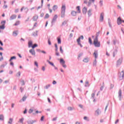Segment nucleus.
<instances>
[{"label":"nucleus","instance_id":"nucleus-1","mask_svg":"<svg viewBox=\"0 0 124 124\" xmlns=\"http://www.w3.org/2000/svg\"><path fill=\"white\" fill-rule=\"evenodd\" d=\"M65 9H66L65 5H62V8H61V17H62V18H64V16H65Z\"/></svg>","mask_w":124,"mask_h":124},{"label":"nucleus","instance_id":"nucleus-2","mask_svg":"<svg viewBox=\"0 0 124 124\" xmlns=\"http://www.w3.org/2000/svg\"><path fill=\"white\" fill-rule=\"evenodd\" d=\"M93 44L95 47H99L100 46V42H98V39L95 38L93 40Z\"/></svg>","mask_w":124,"mask_h":124},{"label":"nucleus","instance_id":"nucleus-3","mask_svg":"<svg viewBox=\"0 0 124 124\" xmlns=\"http://www.w3.org/2000/svg\"><path fill=\"white\" fill-rule=\"evenodd\" d=\"M81 39H82V40H83V39H84V36L83 35L80 36L77 40V41L78 42V45H79L80 46V47H81V48H82V47H83V46L82 45V44H81Z\"/></svg>","mask_w":124,"mask_h":124},{"label":"nucleus","instance_id":"nucleus-4","mask_svg":"<svg viewBox=\"0 0 124 124\" xmlns=\"http://www.w3.org/2000/svg\"><path fill=\"white\" fill-rule=\"evenodd\" d=\"M57 19H58V15H55L51 21V27H53V25H54V23L57 22Z\"/></svg>","mask_w":124,"mask_h":124},{"label":"nucleus","instance_id":"nucleus-5","mask_svg":"<svg viewBox=\"0 0 124 124\" xmlns=\"http://www.w3.org/2000/svg\"><path fill=\"white\" fill-rule=\"evenodd\" d=\"M122 62H123V58H121L117 62V63H116L117 66H119V65H121Z\"/></svg>","mask_w":124,"mask_h":124},{"label":"nucleus","instance_id":"nucleus-6","mask_svg":"<svg viewBox=\"0 0 124 124\" xmlns=\"http://www.w3.org/2000/svg\"><path fill=\"white\" fill-rule=\"evenodd\" d=\"M29 52L30 53V54H31V55H32V56H34V57H35V50H34V49L32 48L30 49L29 50Z\"/></svg>","mask_w":124,"mask_h":124},{"label":"nucleus","instance_id":"nucleus-7","mask_svg":"<svg viewBox=\"0 0 124 124\" xmlns=\"http://www.w3.org/2000/svg\"><path fill=\"white\" fill-rule=\"evenodd\" d=\"M103 20H104V13H102L100 14V22H103Z\"/></svg>","mask_w":124,"mask_h":124},{"label":"nucleus","instance_id":"nucleus-8","mask_svg":"<svg viewBox=\"0 0 124 124\" xmlns=\"http://www.w3.org/2000/svg\"><path fill=\"white\" fill-rule=\"evenodd\" d=\"M101 114V111H100V109H98L95 111V115L97 117L99 116Z\"/></svg>","mask_w":124,"mask_h":124},{"label":"nucleus","instance_id":"nucleus-9","mask_svg":"<svg viewBox=\"0 0 124 124\" xmlns=\"http://www.w3.org/2000/svg\"><path fill=\"white\" fill-rule=\"evenodd\" d=\"M17 18V16L16 15H12L10 17V21H12V20H14Z\"/></svg>","mask_w":124,"mask_h":124},{"label":"nucleus","instance_id":"nucleus-10","mask_svg":"<svg viewBox=\"0 0 124 124\" xmlns=\"http://www.w3.org/2000/svg\"><path fill=\"white\" fill-rule=\"evenodd\" d=\"M93 56L95 58V60H96L98 57V53H97V50H96L94 52Z\"/></svg>","mask_w":124,"mask_h":124},{"label":"nucleus","instance_id":"nucleus-11","mask_svg":"<svg viewBox=\"0 0 124 124\" xmlns=\"http://www.w3.org/2000/svg\"><path fill=\"white\" fill-rule=\"evenodd\" d=\"M118 97L119 98V100H122V90L120 89L118 92Z\"/></svg>","mask_w":124,"mask_h":124},{"label":"nucleus","instance_id":"nucleus-12","mask_svg":"<svg viewBox=\"0 0 124 124\" xmlns=\"http://www.w3.org/2000/svg\"><path fill=\"white\" fill-rule=\"evenodd\" d=\"M38 19V16L35 15L34 16L32 17V20L34 22H36L37 21V19Z\"/></svg>","mask_w":124,"mask_h":124},{"label":"nucleus","instance_id":"nucleus-13","mask_svg":"<svg viewBox=\"0 0 124 124\" xmlns=\"http://www.w3.org/2000/svg\"><path fill=\"white\" fill-rule=\"evenodd\" d=\"M124 71H122L120 74V80H123V79H124Z\"/></svg>","mask_w":124,"mask_h":124},{"label":"nucleus","instance_id":"nucleus-14","mask_svg":"<svg viewBox=\"0 0 124 124\" xmlns=\"http://www.w3.org/2000/svg\"><path fill=\"white\" fill-rule=\"evenodd\" d=\"M36 121L35 120H29L27 121L28 124H33L34 123H36Z\"/></svg>","mask_w":124,"mask_h":124},{"label":"nucleus","instance_id":"nucleus-15","mask_svg":"<svg viewBox=\"0 0 124 124\" xmlns=\"http://www.w3.org/2000/svg\"><path fill=\"white\" fill-rule=\"evenodd\" d=\"M121 24H122V19L119 17L117 19V25H120Z\"/></svg>","mask_w":124,"mask_h":124},{"label":"nucleus","instance_id":"nucleus-16","mask_svg":"<svg viewBox=\"0 0 124 124\" xmlns=\"http://www.w3.org/2000/svg\"><path fill=\"white\" fill-rule=\"evenodd\" d=\"M92 11H93V10L92 9H89L88 11V17H91V16H92Z\"/></svg>","mask_w":124,"mask_h":124},{"label":"nucleus","instance_id":"nucleus-17","mask_svg":"<svg viewBox=\"0 0 124 124\" xmlns=\"http://www.w3.org/2000/svg\"><path fill=\"white\" fill-rule=\"evenodd\" d=\"M32 46V41H30L28 42V47L29 48H31Z\"/></svg>","mask_w":124,"mask_h":124},{"label":"nucleus","instance_id":"nucleus-18","mask_svg":"<svg viewBox=\"0 0 124 124\" xmlns=\"http://www.w3.org/2000/svg\"><path fill=\"white\" fill-rule=\"evenodd\" d=\"M95 92H96V90L94 91L93 93L91 94V99L94 98V96H95Z\"/></svg>","mask_w":124,"mask_h":124},{"label":"nucleus","instance_id":"nucleus-19","mask_svg":"<svg viewBox=\"0 0 124 124\" xmlns=\"http://www.w3.org/2000/svg\"><path fill=\"white\" fill-rule=\"evenodd\" d=\"M89 61H90V59H89V58H86L83 60V62L86 63L89 62Z\"/></svg>","mask_w":124,"mask_h":124},{"label":"nucleus","instance_id":"nucleus-20","mask_svg":"<svg viewBox=\"0 0 124 124\" xmlns=\"http://www.w3.org/2000/svg\"><path fill=\"white\" fill-rule=\"evenodd\" d=\"M87 11V8L86 7H84L82 9V12H83V14H86Z\"/></svg>","mask_w":124,"mask_h":124},{"label":"nucleus","instance_id":"nucleus-21","mask_svg":"<svg viewBox=\"0 0 124 124\" xmlns=\"http://www.w3.org/2000/svg\"><path fill=\"white\" fill-rule=\"evenodd\" d=\"M85 87H90V83L89 82L88 80H86Z\"/></svg>","mask_w":124,"mask_h":124},{"label":"nucleus","instance_id":"nucleus-22","mask_svg":"<svg viewBox=\"0 0 124 124\" xmlns=\"http://www.w3.org/2000/svg\"><path fill=\"white\" fill-rule=\"evenodd\" d=\"M37 32H38V31H36L35 32H33L32 34V35L33 36H37L38 35V34H37Z\"/></svg>","mask_w":124,"mask_h":124},{"label":"nucleus","instance_id":"nucleus-23","mask_svg":"<svg viewBox=\"0 0 124 124\" xmlns=\"http://www.w3.org/2000/svg\"><path fill=\"white\" fill-rule=\"evenodd\" d=\"M52 9H53V11H56V10H57V9H58V5H54L53 6V7H52Z\"/></svg>","mask_w":124,"mask_h":124},{"label":"nucleus","instance_id":"nucleus-24","mask_svg":"<svg viewBox=\"0 0 124 124\" xmlns=\"http://www.w3.org/2000/svg\"><path fill=\"white\" fill-rule=\"evenodd\" d=\"M77 12L73 11L71 12V15H72V16H76V15H77Z\"/></svg>","mask_w":124,"mask_h":124},{"label":"nucleus","instance_id":"nucleus-25","mask_svg":"<svg viewBox=\"0 0 124 124\" xmlns=\"http://www.w3.org/2000/svg\"><path fill=\"white\" fill-rule=\"evenodd\" d=\"M57 42H58V44H62V40L61 39V38H60V37L57 38Z\"/></svg>","mask_w":124,"mask_h":124},{"label":"nucleus","instance_id":"nucleus-26","mask_svg":"<svg viewBox=\"0 0 124 124\" xmlns=\"http://www.w3.org/2000/svg\"><path fill=\"white\" fill-rule=\"evenodd\" d=\"M13 60H16V56H13V57H11L9 62H12Z\"/></svg>","mask_w":124,"mask_h":124},{"label":"nucleus","instance_id":"nucleus-27","mask_svg":"<svg viewBox=\"0 0 124 124\" xmlns=\"http://www.w3.org/2000/svg\"><path fill=\"white\" fill-rule=\"evenodd\" d=\"M4 120V116H3V115L0 114V121H3Z\"/></svg>","mask_w":124,"mask_h":124},{"label":"nucleus","instance_id":"nucleus-28","mask_svg":"<svg viewBox=\"0 0 124 124\" xmlns=\"http://www.w3.org/2000/svg\"><path fill=\"white\" fill-rule=\"evenodd\" d=\"M12 122H13V119L10 118L9 121L8 122V124H12Z\"/></svg>","mask_w":124,"mask_h":124},{"label":"nucleus","instance_id":"nucleus-29","mask_svg":"<svg viewBox=\"0 0 124 124\" xmlns=\"http://www.w3.org/2000/svg\"><path fill=\"white\" fill-rule=\"evenodd\" d=\"M108 24L109 28H110V29H112V24H111V20L110 19H108Z\"/></svg>","mask_w":124,"mask_h":124},{"label":"nucleus","instance_id":"nucleus-30","mask_svg":"<svg viewBox=\"0 0 124 124\" xmlns=\"http://www.w3.org/2000/svg\"><path fill=\"white\" fill-rule=\"evenodd\" d=\"M66 24H67V20H65L62 23V26H65Z\"/></svg>","mask_w":124,"mask_h":124},{"label":"nucleus","instance_id":"nucleus-31","mask_svg":"<svg viewBox=\"0 0 124 124\" xmlns=\"http://www.w3.org/2000/svg\"><path fill=\"white\" fill-rule=\"evenodd\" d=\"M60 62L61 63H62V64H64L65 63V61L62 59H60Z\"/></svg>","mask_w":124,"mask_h":124},{"label":"nucleus","instance_id":"nucleus-32","mask_svg":"<svg viewBox=\"0 0 124 124\" xmlns=\"http://www.w3.org/2000/svg\"><path fill=\"white\" fill-rule=\"evenodd\" d=\"M97 61H96V59H95L94 62H93V66H96V63Z\"/></svg>","mask_w":124,"mask_h":124},{"label":"nucleus","instance_id":"nucleus-33","mask_svg":"<svg viewBox=\"0 0 124 124\" xmlns=\"http://www.w3.org/2000/svg\"><path fill=\"white\" fill-rule=\"evenodd\" d=\"M24 118H22L19 119V122L20 123V124H24Z\"/></svg>","mask_w":124,"mask_h":124},{"label":"nucleus","instance_id":"nucleus-34","mask_svg":"<svg viewBox=\"0 0 124 124\" xmlns=\"http://www.w3.org/2000/svg\"><path fill=\"white\" fill-rule=\"evenodd\" d=\"M117 53H118V50L115 49L113 52V58H115V55L117 54Z\"/></svg>","mask_w":124,"mask_h":124},{"label":"nucleus","instance_id":"nucleus-35","mask_svg":"<svg viewBox=\"0 0 124 124\" xmlns=\"http://www.w3.org/2000/svg\"><path fill=\"white\" fill-rule=\"evenodd\" d=\"M13 35H14V36H17V35H18V33H17V31H14L13 32Z\"/></svg>","mask_w":124,"mask_h":124},{"label":"nucleus","instance_id":"nucleus-36","mask_svg":"<svg viewBox=\"0 0 124 124\" xmlns=\"http://www.w3.org/2000/svg\"><path fill=\"white\" fill-rule=\"evenodd\" d=\"M38 45L36 44H34L33 46H32L31 48L32 49H34V48L37 47Z\"/></svg>","mask_w":124,"mask_h":124},{"label":"nucleus","instance_id":"nucleus-37","mask_svg":"<svg viewBox=\"0 0 124 124\" xmlns=\"http://www.w3.org/2000/svg\"><path fill=\"white\" fill-rule=\"evenodd\" d=\"M5 23H6V21L3 20L1 22V24L2 25V26H5Z\"/></svg>","mask_w":124,"mask_h":124},{"label":"nucleus","instance_id":"nucleus-38","mask_svg":"<svg viewBox=\"0 0 124 124\" xmlns=\"http://www.w3.org/2000/svg\"><path fill=\"white\" fill-rule=\"evenodd\" d=\"M77 11H78V13H81V10H80V6H78L77 7Z\"/></svg>","mask_w":124,"mask_h":124},{"label":"nucleus","instance_id":"nucleus-39","mask_svg":"<svg viewBox=\"0 0 124 124\" xmlns=\"http://www.w3.org/2000/svg\"><path fill=\"white\" fill-rule=\"evenodd\" d=\"M50 87H51V85L48 84V85H46V86H45V89L47 90V89H49V88H50Z\"/></svg>","mask_w":124,"mask_h":124},{"label":"nucleus","instance_id":"nucleus-40","mask_svg":"<svg viewBox=\"0 0 124 124\" xmlns=\"http://www.w3.org/2000/svg\"><path fill=\"white\" fill-rule=\"evenodd\" d=\"M60 52L61 54H63V50H62V47L60 46Z\"/></svg>","mask_w":124,"mask_h":124},{"label":"nucleus","instance_id":"nucleus-41","mask_svg":"<svg viewBox=\"0 0 124 124\" xmlns=\"http://www.w3.org/2000/svg\"><path fill=\"white\" fill-rule=\"evenodd\" d=\"M89 43H90L91 45L93 44L92 39L90 37L89 38Z\"/></svg>","mask_w":124,"mask_h":124},{"label":"nucleus","instance_id":"nucleus-42","mask_svg":"<svg viewBox=\"0 0 124 124\" xmlns=\"http://www.w3.org/2000/svg\"><path fill=\"white\" fill-rule=\"evenodd\" d=\"M0 30H4L5 29V26L4 25L0 26Z\"/></svg>","mask_w":124,"mask_h":124},{"label":"nucleus","instance_id":"nucleus-43","mask_svg":"<svg viewBox=\"0 0 124 124\" xmlns=\"http://www.w3.org/2000/svg\"><path fill=\"white\" fill-rule=\"evenodd\" d=\"M26 99H27V96L24 95V96L23 97L22 100L23 101H26Z\"/></svg>","mask_w":124,"mask_h":124},{"label":"nucleus","instance_id":"nucleus-44","mask_svg":"<svg viewBox=\"0 0 124 124\" xmlns=\"http://www.w3.org/2000/svg\"><path fill=\"white\" fill-rule=\"evenodd\" d=\"M16 76H17V77H20L21 76V72H18L16 74Z\"/></svg>","mask_w":124,"mask_h":124},{"label":"nucleus","instance_id":"nucleus-45","mask_svg":"<svg viewBox=\"0 0 124 124\" xmlns=\"http://www.w3.org/2000/svg\"><path fill=\"white\" fill-rule=\"evenodd\" d=\"M49 17H50V16H49L48 14H46L45 18L46 19H48V18H49Z\"/></svg>","mask_w":124,"mask_h":124},{"label":"nucleus","instance_id":"nucleus-46","mask_svg":"<svg viewBox=\"0 0 124 124\" xmlns=\"http://www.w3.org/2000/svg\"><path fill=\"white\" fill-rule=\"evenodd\" d=\"M34 65H35L36 67H38V63L36 61L34 62Z\"/></svg>","mask_w":124,"mask_h":124},{"label":"nucleus","instance_id":"nucleus-47","mask_svg":"<svg viewBox=\"0 0 124 124\" xmlns=\"http://www.w3.org/2000/svg\"><path fill=\"white\" fill-rule=\"evenodd\" d=\"M20 24V21H16V23L15 24V26H18V25Z\"/></svg>","mask_w":124,"mask_h":124},{"label":"nucleus","instance_id":"nucleus-48","mask_svg":"<svg viewBox=\"0 0 124 124\" xmlns=\"http://www.w3.org/2000/svg\"><path fill=\"white\" fill-rule=\"evenodd\" d=\"M20 82H21V83H22V86H24V85H25V81H24V80H21V81H20Z\"/></svg>","mask_w":124,"mask_h":124},{"label":"nucleus","instance_id":"nucleus-49","mask_svg":"<svg viewBox=\"0 0 124 124\" xmlns=\"http://www.w3.org/2000/svg\"><path fill=\"white\" fill-rule=\"evenodd\" d=\"M3 8H4V9H6V8H7V5L4 4Z\"/></svg>","mask_w":124,"mask_h":124},{"label":"nucleus","instance_id":"nucleus-50","mask_svg":"<svg viewBox=\"0 0 124 124\" xmlns=\"http://www.w3.org/2000/svg\"><path fill=\"white\" fill-rule=\"evenodd\" d=\"M33 112V109H30L29 111V114H31V113H32Z\"/></svg>","mask_w":124,"mask_h":124},{"label":"nucleus","instance_id":"nucleus-51","mask_svg":"<svg viewBox=\"0 0 124 124\" xmlns=\"http://www.w3.org/2000/svg\"><path fill=\"white\" fill-rule=\"evenodd\" d=\"M99 31L98 32H97V33H96V36L95 38H97V39H98V36H99Z\"/></svg>","mask_w":124,"mask_h":124},{"label":"nucleus","instance_id":"nucleus-52","mask_svg":"<svg viewBox=\"0 0 124 124\" xmlns=\"http://www.w3.org/2000/svg\"><path fill=\"white\" fill-rule=\"evenodd\" d=\"M40 120L41 121V122H43V121L44 120V116L41 117Z\"/></svg>","mask_w":124,"mask_h":124},{"label":"nucleus","instance_id":"nucleus-53","mask_svg":"<svg viewBox=\"0 0 124 124\" xmlns=\"http://www.w3.org/2000/svg\"><path fill=\"white\" fill-rule=\"evenodd\" d=\"M57 119H58V117H57L54 118L52 119V121H53V122H55V121H57Z\"/></svg>","mask_w":124,"mask_h":124},{"label":"nucleus","instance_id":"nucleus-54","mask_svg":"<svg viewBox=\"0 0 124 124\" xmlns=\"http://www.w3.org/2000/svg\"><path fill=\"white\" fill-rule=\"evenodd\" d=\"M10 62V65H12V66H14V63L12 62V61Z\"/></svg>","mask_w":124,"mask_h":124},{"label":"nucleus","instance_id":"nucleus-55","mask_svg":"<svg viewBox=\"0 0 124 124\" xmlns=\"http://www.w3.org/2000/svg\"><path fill=\"white\" fill-rule=\"evenodd\" d=\"M113 88H114V85H113V84H110V90H112V89H113Z\"/></svg>","mask_w":124,"mask_h":124},{"label":"nucleus","instance_id":"nucleus-56","mask_svg":"<svg viewBox=\"0 0 124 124\" xmlns=\"http://www.w3.org/2000/svg\"><path fill=\"white\" fill-rule=\"evenodd\" d=\"M15 13H18L19 12V9H16L15 11Z\"/></svg>","mask_w":124,"mask_h":124},{"label":"nucleus","instance_id":"nucleus-57","mask_svg":"<svg viewBox=\"0 0 124 124\" xmlns=\"http://www.w3.org/2000/svg\"><path fill=\"white\" fill-rule=\"evenodd\" d=\"M100 6H102V5H103V1L101 0L100 1Z\"/></svg>","mask_w":124,"mask_h":124},{"label":"nucleus","instance_id":"nucleus-58","mask_svg":"<svg viewBox=\"0 0 124 124\" xmlns=\"http://www.w3.org/2000/svg\"><path fill=\"white\" fill-rule=\"evenodd\" d=\"M62 66H63L64 68H66V65H65V64H62Z\"/></svg>","mask_w":124,"mask_h":124},{"label":"nucleus","instance_id":"nucleus-59","mask_svg":"<svg viewBox=\"0 0 124 124\" xmlns=\"http://www.w3.org/2000/svg\"><path fill=\"white\" fill-rule=\"evenodd\" d=\"M45 67L43 66L42 68V70H43V71H45Z\"/></svg>","mask_w":124,"mask_h":124},{"label":"nucleus","instance_id":"nucleus-60","mask_svg":"<svg viewBox=\"0 0 124 124\" xmlns=\"http://www.w3.org/2000/svg\"><path fill=\"white\" fill-rule=\"evenodd\" d=\"M27 111L28 110H27V109H25V110L23 111V114H27Z\"/></svg>","mask_w":124,"mask_h":124},{"label":"nucleus","instance_id":"nucleus-61","mask_svg":"<svg viewBox=\"0 0 124 124\" xmlns=\"http://www.w3.org/2000/svg\"><path fill=\"white\" fill-rule=\"evenodd\" d=\"M48 43L49 45H51V41H50V39H48Z\"/></svg>","mask_w":124,"mask_h":124},{"label":"nucleus","instance_id":"nucleus-62","mask_svg":"<svg viewBox=\"0 0 124 124\" xmlns=\"http://www.w3.org/2000/svg\"><path fill=\"white\" fill-rule=\"evenodd\" d=\"M49 64H50V65H52V66H55V64H54L52 62H50L49 63Z\"/></svg>","mask_w":124,"mask_h":124},{"label":"nucleus","instance_id":"nucleus-63","mask_svg":"<svg viewBox=\"0 0 124 124\" xmlns=\"http://www.w3.org/2000/svg\"><path fill=\"white\" fill-rule=\"evenodd\" d=\"M56 56H60V53L58 52V51H57L56 52Z\"/></svg>","mask_w":124,"mask_h":124},{"label":"nucleus","instance_id":"nucleus-64","mask_svg":"<svg viewBox=\"0 0 124 124\" xmlns=\"http://www.w3.org/2000/svg\"><path fill=\"white\" fill-rule=\"evenodd\" d=\"M100 123H104V120L100 119Z\"/></svg>","mask_w":124,"mask_h":124}]
</instances>
